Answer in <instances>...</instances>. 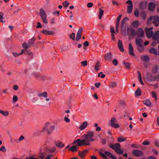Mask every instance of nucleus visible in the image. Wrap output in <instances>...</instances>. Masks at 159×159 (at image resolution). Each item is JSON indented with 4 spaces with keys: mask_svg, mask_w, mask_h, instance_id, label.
<instances>
[{
    "mask_svg": "<svg viewBox=\"0 0 159 159\" xmlns=\"http://www.w3.org/2000/svg\"><path fill=\"white\" fill-rule=\"evenodd\" d=\"M93 133L91 131H88L87 133L83 135L84 139H78L75 140L73 143V144L76 143L78 146H89L92 142L94 141V139H92Z\"/></svg>",
    "mask_w": 159,
    "mask_h": 159,
    "instance_id": "nucleus-1",
    "label": "nucleus"
},
{
    "mask_svg": "<svg viewBox=\"0 0 159 159\" xmlns=\"http://www.w3.org/2000/svg\"><path fill=\"white\" fill-rule=\"evenodd\" d=\"M109 146L119 154H122L123 153V151L120 149V146L119 143H117L115 144H110Z\"/></svg>",
    "mask_w": 159,
    "mask_h": 159,
    "instance_id": "nucleus-2",
    "label": "nucleus"
},
{
    "mask_svg": "<svg viewBox=\"0 0 159 159\" xmlns=\"http://www.w3.org/2000/svg\"><path fill=\"white\" fill-rule=\"evenodd\" d=\"M99 154L100 156H102L103 158L107 159V157L112 159H117L116 157L113 155L111 153L107 151H104L103 153L101 151L99 152Z\"/></svg>",
    "mask_w": 159,
    "mask_h": 159,
    "instance_id": "nucleus-3",
    "label": "nucleus"
},
{
    "mask_svg": "<svg viewBox=\"0 0 159 159\" xmlns=\"http://www.w3.org/2000/svg\"><path fill=\"white\" fill-rule=\"evenodd\" d=\"M39 14L43 22L46 24H47L48 21L47 20V15L44 11L42 8L40 9V10Z\"/></svg>",
    "mask_w": 159,
    "mask_h": 159,
    "instance_id": "nucleus-4",
    "label": "nucleus"
},
{
    "mask_svg": "<svg viewBox=\"0 0 159 159\" xmlns=\"http://www.w3.org/2000/svg\"><path fill=\"white\" fill-rule=\"evenodd\" d=\"M49 124V122L46 123L45 126L43 128V131L46 130L48 134H50L55 129V127L53 126H51L48 127Z\"/></svg>",
    "mask_w": 159,
    "mask_h": 159,
    "instance_id": "nucleus-5",
    "label": "nucleus"
},
{
    "mask_svg": "<svg viewBox=\"0 0 159 159\" xmlns=\"http://www.w3.org/2000/svg\"><path fill=\"white\" fill-rule=\"evenodd\" d=\"M146 78L147 80L150 82L153 81L156 79V77L155 76L149 72L147 73Z\"/></svg>",
    "mask_w": 159,
    "mask_h": 159,
    "instance_id": "nucleus-6",
    "label": "nucleus"
},
{
    "mask_svg": "<svg viewBox=\"0 0 159 159\" xmlns=\"http://www.w3.org/2000/svg\"><path fill=\"white\" fill-rule=\"evenodd\" d=\"M150 19L151 20H153L152 22L156 26H158V25L159 24V16H152L150 18Z\"/></svg>",
    "mask_w": 159,
    "mask_h": 159,
    "instance_id": "nucleus-7",
    "label": "nucleus"
},
{
    "mask_svg": "<svg viewBox=\"0 0 159 159\" xmlns=\"http://www.w3.org/2000/svg\"><path fill=\"white\" fill-rule=\"evenodd\" d=\"M144 32L142 28H139L137 30L136 32V34L137 38H142L144 36Z\"/></svg>",
    "mask_w": 159,
    "mask_h": 159,
    "instance_id": "nucleus-8",
    "label": "nucleus"
},
{
    "mask_svg": "<svg viewBox=\"0 0 159 159\" xmlns=\"http://www.w3.org/2000/svg\"><path fill=\"white\" fill-rule=\"evenodd\" d=\"M152 27L146 29V34L147 36L149 38H151L153 35V33L152 31Z\"/></svg>",
    "mask_w": 159,
    "mask_h": 159,
    "instance_id": "nucleus-9",
    "label": "nucleus"
},
{
    "mask_svg": "<svg viewBox=\"0 0 159 159\" xmlns=\"http://www.w3.org/2000/svg\"><path fill=\"white\" fill-rule=\"evenodd\" d=\"M116 121V119L114 117H112L111 120V125L115 128H117L119 127V125L115 123Z\"/></svg>",
    "mask_w": 159,
    "mask_h": 159,
    "instance_id": "nucleus-10",
    "label": "nucleus"
},
{
    "mask_svg": "<svg viewBox=\"0 0 159 159\" xmlns=\"http://www.w3.org/2000/svg\"><path fill=\"white\" fill-rule=\"evenodd\" d=\"M132 153L134 156L137 157H140L142 156L143 154L142 151L138 150H133Z\"/></svg>",
    "mask_w": 159,
    "mask_h": 159,
    "instance_id": "nucleus-11",
    "label": "nucleus"
},
{
    "mask_svg": "<svg viewBox=\"0 0 159 159\" xmlns=\"http://www.w3.org/2000/svg\"><path fill=\"white\" fill-rule=\"evenodd\" d=\"M128 19L127 17H125L124 18L121 23V28L122 30H124L125 29V26H124V25L128 21Z\"/></svg>",
    "mask_w": 159,
    "mask_h": 159,
    "instance_id": "nucleus-12",
    "label": "nucleus"
},
{
    "mask_svg": "<svg viewBox=\"0 0 159 159\" xmlns=\"http://www.w3.org/2000/svg\"><path fill=\"white\" fill-rule=\"evenodd\" d=\"M135 43L137 46H141L143 43V40L139 38L136 37Z\"/></svg>",
    "mask_w": 159,
    "mask_h": 159,
    "instance_id": "nucleus-13",
    "label": "nucleus"
},
{
    "mask_svg": "<svg viewBox=\"0 0 159 159\" xmlns=\"http://www.w3.org/2000/svg\"><path fill=\"white\" fill-rule=\"evenodd\" d=\"M129 53L130 55H131L133 57L135 56V55L133 51V48L130 43H129Z\"/></svg>",
    "mask_w": 159,
    "mask_h": 159,
    "instance_id": "nucleus-14",
    "label": "nucleus"
},
{
    "mask_svg": "<svg viewBox=\"0 0 159 159\" xmlns=\"http://www.w3.org/2000/svg\"><path fill=\"white\" fill-rule=\"evenodd\" d=\"M127 33L128 35L130 34L131 36H134L136 34V32L133 29L129 28L127 30Z\"/></svg>",
    "mask_w": 159,
    "mask_h": 159,
    "instance_id": "nucleus-15",
    "label": "nucleus"
},
{
    "mask_svg": "<svg viewBox=\"0 0 159 159\" xmlns=\"http://www.w3.org/2000/svg\"><path fill=\"white\" fill-rule=\"evenodd\" d=\"M104 58L106 60H111L112 58V55L111 52H108L105 55Z\"/></svg>",
    "mask_w": 159,
    "mask_h": 159,
    "instance_id": "nucleus-16",
    "label": "nucleus"
},
{
    "mask_svg": "<svg viewBox=\"0 0 159 159\" xmlns=\"http://www.w3.org/2000/svg\"><path fill=\"white\" fill-rule=\"evenodd\" d=\"M147 3L146 2H142L139 4V8L141 10L145 9L147 6Z\"/></svg>",
    "mask_w": 159,
    "mask_h": 159,
    "instance_id": "nucleus-17",
    "label": "nucleus"
},
{
    "mask_svg": "<svg viewBox=\"0 0 159 159\" xmlns=\"http://www.w3.org/2000/svg\"><path fill=\"white\" fill-rule=\"evenodd\" d=\"M156 6L155 4L153 2H151L149 3L148 5V9L151 11H153L155 8Z\"/></svg>",
    "mask_w": 159,
    "mask_h": 159,
    "instance_id": "nucleus-18",
    "label": "nucleus"
},
{
    "mask_svg": "<svg viewBox=\"0 0 159 159\" xmlns=\"http://www.w3.org/2000/svg\"><path fill=\"white\" fill-rule=\"evenodd\" d=\"M118 46L119 48V49L121 52H123L124 51V49L123 48V44L122 41L120 40H119L118 41Z\"/></svg>",
    "mask_w": 159,
    "mask_h": 159,
    "instance_id": "nucleus-19",
    "label": "nucleus"
},
{
    "mask_svg": "<svg viewBox=\"0 0 159 159\" xmlns=\"http://www.w3.org/2000/svg\"><path fill=\"white\" fill-rule=\"evenodd\" d=\"M88 125V122L85 121L80 126V130H82L86 128Z\"/></svg>",
    "mask_w": 159,
    "mask_h": 159,
    "instance_id": "nucleus-20",
    "label": "nucleus"
},
{
    "mask_svg": "<svg viewBox=\"0 0 159 159\" xmlns=\"http://www.w3.org/2000/svg\"><path fill=\"white\" fill-rule=\"evenodd\" d=\"M78 147L77 145H74L68 149L69 151H71L73 152H77L78 150Z\"/></svg>",
    "mask_w": 159,
    "mask_h": 159,
    "instance_id": "nucleus-21",
    "label": "nucleus"
},
{
    "mask_svg": "<svg viewBox=\"0 0 159 159\" xmlns=\"http://www.w3.org/2000/svg\"><path fill=\"white\" fill-rule=\"evenodd\" d=\"M43 34L48 35H52L54 34V32L52 31H48L46 30H43L42 31Z\"/></svg>",
    "mask_w": 159,
    "mask_h": 159,
    "instance_id": "nucleus-22",
    "label": "nucleus"
},
{
    "mask_svg": "<svg viewBox=\"0 0 159 159\" xmlns=\"http://www.w3.org/2000/svg\"><path fill=\"white\" fill-rule=\"evenodd\" d=\"M56 150V148L53 147L47 149L46 151L48 153H53Z\"/></svg>",
    "mask_w": 159,
    "mask_h": 159,
    "instance_id": "nucleus-23",
    "label": "nucleus"
},
{
    "mask_svg": "<svg viewBox=\"0 0 159 159\" xmlns=\"http://www.w3.org/2000/svg\"><path fill=\"white\" fill-rule=\"evenodd\" d=\"M35 39V38L33 37L28 41V43L29 47H30L32 46Z\"/></svg>",
    "mask_w": 159,
    "mask_h": 159,
    "instance_id": "nucleus-24",
    "label": "nucleus"
},
{
    "mask_svg": "<svg viewBox=\"0 0 159 159\" xmlns=\"http://www.w3.org/2000/svg\"><path fill=\"white\" fill-rule=\"evenodd\" d=\"M143 104L148 106H152V104L150 101L149 99H146L143 101Z\"/></svg>",
    "mask_w": 159,
    "mask_h": 159,
    "instance_id": "nucleus-25",
    "label": "nucleus"
},
{
    "mask_svg": "<svg viewBox=\"0 0 159 159\" xmlns=\"http://www.w3.org/2000/svg\"><path fill=\"white\" fill-rule=\"evenodd\" d=\"M127 12L128 13H131L132 11L133 5H129L127 6Z\"/></svg>",
    "mask_w": 159,
    "mask_h": 159,
    "instance_id": "nucleus-26",
    "label": "nucleus"
},
{
    "mask_svg": "<svg viewBox=\"0 0 159 159\" xmlns=\"http://www.w3.org/2000/svg\"><path fill=\"white\" fill-rule=\"evenodd\" d=\"M157 50L154 48H151L149 50V52L151 53H153L155 55H157Z\"/></svg>",
    "mask_w": 159,
    "mask_h": 159,
    "instance_id": "nucleus-27",
    "label": "nucleus"
},
{
    "mask_svg": "<svg viewBox=\"0 0 159 159\" xmlns=\"http://www.w3.org/2000/svg\"><path fill=\"white\" fill-rule=\"evenodd\" d=\"M153 37L154 39L157 40L159 39V31H157L153 35Z\"/></svg>",
    "mask_w": 159,
    "mask_h": 159,
    "instance_id": "nucleus-28",
    "label": "nucleus"
},
{
    "mask_svg": "<svg viewBox=\"0 0 159 159\" xmlns=\"http://www.w3.org/2000/svg\"><path fill=\"white\" fill-rule=\"evenodd\" d=\"M37 95L39 97L42 96L44 98H46L47 97V93L46 92H44L43 93H39Z\"/></svg>",
    "mask_w": 159,
    "mask_h": 159,
    "instance_id": "nucleus-29",
    "label": "nucleus"
},
{
    "mask_svg": "<svg viewBox=\"0 0 159 159\" xmlns=\"http://www.w3.org/2000/svg\"><path fill=\"white\" fill-rule=\"evenodd\" d=\"M135 95L136 96H140L141 95V90L139 88L135 91Z\"/></svg>",
    "mask_w": 159,
    "mask_h": 159,
    "instance_id": "nucleus-30",
    "label": "nucleus"
},
{
    "mask_svg": "<svg viewBox=\"0 0 159 159\" xmlns=\"http://www.w3.org/2000/svg\"><path fill=\"white\" fill-rule=\"evenodd\" d=\"M138 75H139V82H140V83L142 85H143L144 83H143V81L142 80V78L141 73H140V72H139V71H138Z\"/></svg>",
    "mask_w": 159,
    "mask_h": 159,
    "instance_id": "nucleus-31",
    "label": "nucleus"
},
{
    "mask_svg": "<svg viewBox=\"0 0 159 159\" xmlns=\"http://www.w3.org/2000/svg\"><path fill=\"white\" fill-rule=\"evenodd\" d=\"M139 25L138 22L137 20H135L133 22L132 26L134 28H137Z\"/></svg>",
    "mask_w": 159,
    "mask_h": 159,
    "instance_id": "nucleus-32",
    "label": "nucleus"
},
{
    "mask_svg": "<svg viewBox=\"0 0 159 159\" xmlns=\"http://www.w3.org/2000/svg\"><path fill=\"white\" fill-rule=\"evenodd\" d=\"M117 140L118 142L121 143L126 141V138L122 137H119L117 138Z\"/></svg>",
    "mask_w": 159,
    "mask_h": 159,
    "instance_id": "nucleus-33",
    "label": "nucleus"
},
{
    "mask_svg": "<svg viewBox=\"0 0 159 159\" xmlns=\"http://www.w3.org/2000/svg\"><path fill=\"white\" fill-rule=\"evenodd\" d=\"M55 145L56 146H57L59 148H62L64 146V144L62 143L61 142H59L56 143H55Z\"/></svg>",
    "mask_w": 159,
    "mask_h": 159,
    "instance_id": "nucleus-34",
    "label": "nucleus"
},
{
    "mask_svg": "<svg viewBox=\"0 0 159 159\" xmlns=\"http://www.w3.org/2000/svg\"><path fill=\"white\" fill-rule=\"evenodd\" d=\"M141 59L143 61H148L149 60V58L148 56L144 55L142 57Z\"/></svg>",
    "mask_w": 159,
    "mask_h": 159,
    "instance_id": "nucleus-35",
    "label": "nucleus"
},
{
    "mask_svg": "<svg viewBox=\"0 0 159 159\" xmlns=\"http://www.w3.org/2000/svg\"><path fill=\"white\" fill-rule=\"evenodd\" d=\"M116 86V83L115 82H112L110 83L109 87L111 88H113Z\"/></svg>",
    "mask_w": 159,
    "mask_h": 159,
    "instance_id": "nucleus-36",
    "label": "nucleus"
},
{
    "mask_svg": "<svg viewBox=\"0 0 159 159\" xmlns=\"http://www.w3.org/2000/svg\"><path fill=\"white\" fill-rule=\"evenodd\" d=\"M152 72L153 73H156L158 72V66H155L152 69Z\"/></svg>",
    "mask_w": 159,
    "mask_h": 159,
    "instance_id": "nucleus-37",
    "label": "nucleus"
},
{
    "mask_svg": "<svg viewBox=\"0 0 159 159\" xmlns=\"http://www.w3.org/2000/svg\"><path fill=\"white\" fill-rule=\"evenodd\" d=\"M69 36L70 39H72L73 40H74L75 38V34L74 33H72V34H70Z\"/></svg>",
    "mask_w": 159,
    "mask_h": 159,
    "instance_id": "nucleus-38",
    "label": "nucleus"
},
{
    "mask_svg": "<svg viewBox=\"0 0 159 159\" xmlns=\"http://www.w3.org/2000/svg\"><path fill=\"white\" fill-rule=\"evenodd\" d=\"M103 12H104V11L103 10H101L100 8V11H99V19H101L102 16L103 15Z\"/></svg>",
    "mask_w": 159,
    "mask_h": 159,
    "instance_id": "nucleus-39",
    "label": "nucleus"
},
{
    "mask_svg": "<svg viewBox=\"0 0 159 159\" xmlns=\"http://www.w3.org/2000/svg\"><path fill=\"white\" fill-rule=\"evenodd\" d=\"M120 25V21L117 20L116 25V29L117 32H118V28H119V26Z\"/></svg>",
    "mask_w": 159,
    "mask_h": 159,
    "instance_id": "nucleus-40",
    "label": "nucleus"
},
{
    "mask_svg": "<svg viewBox=\"0 0 159 159\" xmlns=\"http://www.w3.org/2000/svg\"><path fill=\"white\" fill-rule=\"evenodd\" d=\"M46 154L43 152H40L39 155V157L41 159H43Z\"/></svg>",
    "mask_w": 159,
    "mask_h": 159,
    "instance_id": "nucleus-41",
    "label": "nucleus"
},
{
    "mask_svg": "<svg viewBox=\"0 0 159 159\" xmlns=\"http://www.w3.org/2000/svg\"><path fill=\"white\" fill-rule=\"evenodd\" d=\"M79 156L81 158H84L86 156L84 152L81 151L79 152Z\"/></svg>",
    "mask_w": 159,
    "mask_h": 159,
    "instance_id": "nucleus-42",
    "label": "nucleus"
},
{
    "mask_svg": "<svg viewBox=\"0 0 159 159\" xmlns=\"http://www.w3.org/2000/svg\"><path fill=\"white\" fill-rule=\"evenodd\" d=\"M123 64L125 65V66L127 69H129L130 68V64L129 62L126 63L125 61L123 62Z\"/></svg>",
    "mask_w": 159,
    "mask_h": 159,
    "instance_id": "nucleus-43",
    "label": "nucleus"
},
{
    "mask_svg": "<svg viewBox=\"0 0 159 159\" xmlns=\"http://www.w3.org/2000/svg\"><path fill=\"white\" fill-rule=\"evenodd\" d=\"M141 15L142 16V18L143 19H145L146 17V15L145 12L143 11H142L141 13Z\"/></svg>",
    "mask_w": 159,
    "mask_h": 159,
    "instance_id": "nucleus-44",
    "label": "nucleus"
},
{
    "mask_svg": "<svg viewBox=\"0 0 159 159\" xmlns=\"http://www.w3.org/2000/svg\"><path fill=\"white\" fill-rule=\"evenodd\" d=\"M22 47L26 49L30 47L29 46V44L28 45V44L26 43H24L22 44Z\"/></svg>",
    "mask_w": 159,
    "mask_h": 159,
    "instance_id": "nucleus-45",
    "label": "nucleus"
},
{
    "mask_svg": "<svg viewBox=\"0 0 159 159\" xmlns=\"http://www.w3.org/2000/svg\"><path fill=\"white\" fill-rule=\"evenodd\" d=\"M18 98L16 96L14 95L13 97V103H15L18 100Z\"/></svg>",
    "mask_w": 159,
    "mask_h": 159,
    "instance_id": "nucleus-46",
    "label": "nucleus"
},
{
    "mask_svg": "<svg viewBox=\"0 0 159 159\" xmlns=\"http://www.w3.org/2000/svg\"><path fill=\"white\" fill-rule=\"evenodd\" d=\"M83 31V29L82 27H80L77 32V34H78L80 35H81Z\"/></svg>",
    "mask_w": 159,
    "mask_h": 159,
    "instance_id": "nucleus-47",
    "label": "nucleus"
},
{
    "mask_svg": "<svg viewBox=\"0 0 159 159\" xmlns=\"http://www.w3.org/2000/svg\"><path fill=\"white\" fill-rule=\"evenodd\" d=\"M99 63L98 62H97L96 64V65L95 66V70H98L99 69V68H98V67L99 66Z\"/></svg>",
    "mask_w": 159,
    "mask_h": 159,
    "instance_id": "nucleus-48",
    "label": "nucleus"
},
{
    "mask_svg": "<svg viewBox=\"0 0 159 159\" xmlns=\"http://www.w3.org/2000/svg\"><path fill=\"white\" fill-rule=\"evenodd\" d=\"M2 114L4 116H7L9 115V113L7 111H3Z\"/></svg>",
    "mask_w": 159,
    "mask_h": 159,
    "instance_id": "nucleus-49",
    "label": "nucleus"
},
{
    "mask_svg": "<svg viewBox=\"0 0 159 159\" xmlns=\"http://www.w3.org/2000/svg\"><path fill=\"white\" fill-rule=\"evenodd\" d=\"M152 96L156 100H157V94L156 93V92H155L153 91L152 92Z\"/></svg>",
    "mask_w": 159,
    "mask_h": 159,
    "instance_id": "nucleus-50",
    "label": "nucleus"
},
{
    "mask_svg": "<svg viewBox=\"0 0 159 159\" xmlns=\"http://www.w3.org/2000/svg\"><path fill=\"white\" fill-rule=\"evenodd\" d=\"M139 47L138 48V50L139 51V52H142L143 50V45H142L141 46H138Z\"/></svg>",
    "mask_w": 159,
    "mask_h": 159,
    "instance_id": "nucleus-51",
    "label": "nucleus"
},
{
    "mask_svg": "<svg viewBox=\"0 0 159 159\" xmlns=\"http://www.w3.org/2000/svg\"><path fill=\"white\" fill-rule=\"evenodd\" d=\"M0 151L3 152H5L6 151V149L4 146H2L0 148Z\"/></svg>",
    "mask_w": 159,
    "mask_h": 159,
    "instance_id": "nucleus-52",
    "label": "nucleus"
},
{
    "mask_svg": "<svg viewBox=\"0 0 159 159\" xmlns=\"http://www.w3.org/2000/svg\"><path fill=\"white\" fill-rule=\"evenodd\" d=\"M113 64L115 66H116L118 64V61L116 59H114L112 61Z\"/></svg>",
    "mask_w": 159,
    "mask_h": 159,
    "instance_id": "nucleus-53",
    "label": "nucleus"
},
{
    "mask_svg": "<svg viewBox=\"0 0 159 159\" xmlns=\"http://www.w3.org/2000/svg\"><path fill=\"white\" fill-rule=\"evenodd\" d=\"M81 63L82 64L81 66H85L87 65V61H83L81 62Z\"/></svg>",
    "mask_w": 159,
    "mask_h": 159,
    "instance_id": "nucleus-54",
    "label": "nucleus"
},
{
    "mask_svg": "<svg viewBox=\"0 0 159 159\" xmlns=\"http://www.w3.org/2000/svg\"><path fill=\"white\" fill-rule=\"evenodd\" d=\"M139 13L137 10H135L134 12V15L136 17H138L139 16Z\"/></svg>",
    "mask_w": 159,
    "mask_h": 159,
    "instance_id": "nucleus-55",
    "label": "nucleus"
},
{
    "mask_svg": "<svg viewBox=\"0 0 159 159\" xmlns=\"http://www.w3.org/2000/svg\"><path fill=\"white\" fill-rule=\"evenodd\" d=\"M63 4L66 7H67L69 5V3L66 1L63 2Z\"/></svg>",
    "mask_w": 159,
    "mask_h": 159,
    "instance_id": "nucleus-56",
    "label": "nucleus"
},
{
    "mask_svg": "<svg viewBox=\"0 0 159 159\" xmlns=\"http://www.w3.org/2000/svg\"><path fill=\"white\" fill-rule=\"evenodd\" d=\"M81 37L80 35L79 34H77L76 37V39L77 41H78L80 39H81Z\"/></svg>",
    "mask_w": 159,
    "mask_h": 159,
    "instance_id": "nucleus-57",
    "label": "nucleus"
},
{
    "mask_svg": "<svg viewBox=\"0 0 159 159\" xmlns=\"http://www.w3.org/2000/svg\"><path fill=\"white\" fill-rule=\"evenodd\" d=\"M38 98H37L35 97L34 98H33L32 99V101L33 103H35L36 102V101L38 100Z\"/></svg>",
    "mask_w": 159,
    "mask_h": 159,
    "instance_id": "nucleus-58",
    "label": "nucleus"
},
{
    "mask_svg": "<svg viewBox=\"0 0 159 159\" xmlns=\"http://www.w3.org/2000/svg\"><path fill=\"white\" fill-rule=\"evenodd\" d=\"M111 34H114L115 33V30L114 27H111Z\"/></svg>",
    "mask_w": 159,
    "mask_h": 159,
    "instance_id": "nucleus-59",
    "label": "nucleus"
},
{
    "mask_svg": "<svg viewBox=\"0 0 159 159\" xmlns=\"http://www.w3.org/2000/svg\"><path fill=\"white\" fill-rule=\"evenodd\" d=\"M13 89L15 90H17L18 89V86L17 85H14L13 86Z\"/></svg>",
    "mask_w": 159,
    "mask_h": 159,
    "instance_id": "nucleus-60",
    "label": "nucleus"
},
{
    "mask_svg": "<svg viewBox=\"0 0 159 159\" xmlns=\"http://www.w3.org/2000/svg\"><path fill=\"white\" fill-rule=\"evenodd\" d=\"M64 120L67 123H69L70 122V119L66 117H65L64 118Z\"/></svg>",
    "mask_w": 159,
    "mask_h": 159,
    "instance_id": "nucleus-61",
    "label": "nucleus"
},
{
    "mask_svg": "<svg viewBox=\"0 0 159 159\" xmlns=\"http://www.w3.org/2000/svg\"><path fill=\"white\" fill-rule=\"evenodd\" d=\"M12 54L13 56L14 57H16L20 55L19 53H17L15 52H13Z\"/></svg>",
    "mask_w": 159,
    "mask_h": 159,
    "instance_id": "nucleus-62",
    "label": "nucleus"
},
{
    "mask_svg": "<svg viewBox=\"0 0 159 159\" xmlns=\"http://www.w3.org/2000/svg\"><path fill=\"white\" fill-rule=\"evenodd\" d=\"M53 155L50 154L46 157L45 159H52L51 157H52Z\"/></svg>",
    "mask_w": 159,
    "mask_h": 159,
    "instance_id": "nucleus-63",
    "label": "nucleus"
},
{
    "mask_svg": "<svg viewBox=\"0 0 159 159\" xmlns=\"http://www.w3.org/2000/svg\"><path fill=\"white\" fill-rule=\"evenodd\" d=\"M93 3L91 2L88 3L87 5V7L89 8L92 7L93 6Z\"/></svg>",
    "mask_w": 159,
    "mask_h": 159,
    "instance_id": "nucleus-64",
    "label": "nucleus"
}]
</instances>
